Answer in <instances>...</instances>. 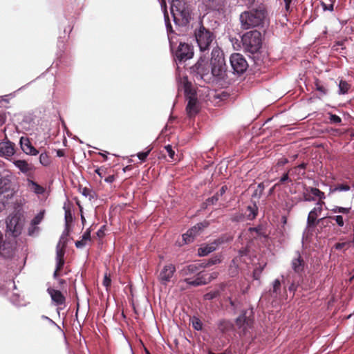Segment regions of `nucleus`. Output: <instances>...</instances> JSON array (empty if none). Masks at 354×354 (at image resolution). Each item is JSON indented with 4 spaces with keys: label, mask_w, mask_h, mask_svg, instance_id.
<instances>
[{
    "label": "nucleus",
    "mask_w": 354,
    "mask_h": 354,
    "mask_svg": "<svg viewBox=\"0 0 354 354\" xmlns=\"http://www.w3.org/2000/svg\"><path fill=\"white\" fill-rule=\"evenodd\" d=\"M267 12L263 8L243 12L239 17L241 28L244 30L263 26Z\"/></svg>",
    "instance_id": "nucleus-1"
},
{
    "label": "nucleus",
    "mask_w": 354,
    "mask_h": 354,
    "mask_svg": "<svg viewBox=\"0 0 354 354\" xmlns=\"http://www.w3.org/2000/svg\"><path fill=\"white\" fill-rule=\"evenodd\" d=\"M24 222V214L20 210L10 214L6 220V236L8 239L15 238L16 239L21 234Z\"/></svg>",
    "instance_id": "nucleus-2"
},
{
    "label": "nucleus",
    "mask_w": 354,
    "mask_h": 354,
    "mask_svg": "<svg viewBox=\"0 0 354 354\" xmlns=\"http://www.w3.org/2000/svg\"><path fill=\"white\" fill-rule=\"evenodd\" d=\"M171 13L176 24L186 26L192 19V10L185 2L175 0L171 5Z\"/></svg>",
    "instance_id": "nucleus-3"
},
{
    "label": "nucleus",
    "mask_w": 354,
    "mask_h": 354,
    "mask_svg": "<svg viewBox=\"0 0 354 354\" xmlns=\"http://www.w3.org/2000/svg\"><path fill=\"white\" fill-rule=\"evenodd\" d=\"M194 37L200 51L202 53H208L212 44L216 39L215 33L207 28L202 21L200 22L199 26L195 28Z\"/></svg>",
    "instance_id": "nucleus-4"
},
{
    "label": "nucleus",
    "mask_w": 354,
    "mask_h": 354,
    "mask_svg": "<svg viewBox=\"0 0 354 354\" xmlns=\"http://www.w3.org/2000/svg\"><path fill=\"white\" fill-rule=\"evenodd\" d=\"M210 65L214 77L223 79L227 71V66L223 51L218 46L212 51Z\"/></svg>",
    "instance_id": "nucleus-5"
},
{
    "label": "nucleus",
    "mask_w": 354,
    "mask_h": 354,
    "mask_svg": "<svg viewBox=\"0 0 354 354\" xmlns=\"http://www.w3.org/2000/svg\"><path fill=\"white\" fill-rule=\"evenodd\" d=\"M241 42L245 51L254 54L261 48V34L257 30L247 32L242 36Z\"/></svg>",
    "instance_id": "nucleus-6"
},
{
    "label": "nucleus",
    "mask_w": 354,
    "mask_h": 354,
    "mask_svg": "<svg viewBox=\"0 0 354 354\" xmlns=\"http://www.w3.org/2000/svg\"><path fill=\"white\" fill-rule=\"evenodd\" d=\"M18 185L16 177L10 171H1V194L7 199L12 198L16 193Z\"/></svg>",
    "instance_id": "nucleus-7"
},
{
    "label": "nucleus",
    "mask_w": 354,
    "mask_h": 354,
    "mask_svg": "<svg viewBox=\"0 0 354 354\" xmlns=\"http://www.w3.org/2000/svg\"><path fill=\"white\" fill-rule=\"evenodd\" d=\"M193 71L196 73L197 77L206 82L213 81L214 78L211 65L209 64L208 59L205 57L201 56L196 64L193 66Z\"/></svg>",
    "instance_id": "nucleus-8"
},
{
    "label": "nucleus",
    "mask_w": 354,
    "mask_h": 354,
    "mask_svg": "<svg viewBox=\"0 0 354 354\" xmlns=\"http://www.w3.org/2000/svg\"><path fill=\"white\" fill-rule=\"evenodd\" d=\"M176 60L179 62H186L194 56V47L187 43L180 42L174 53Z\"/></svg>",
    "instance_id": "nucleus-9"
},
{
    "label": "nucleus",
    "mask_w": 354,
    "mask_h": 354,
    "mask_svg": "<svg viewBox=\"0 0 354 354\" xmlns=\"http://www.w3.org/2000/svg\"><path fill=\"white\" fill-rule=\"evenodd\" d=\"M254 323V313L252 309L243 310L236 319V325L242 328L243 332L252 328Z\"/></svg>",
    "instance_id": "nucleus-10"
},
{
    "label": "nucleus",
    "mask_w": 354,
    "mask_h": 354,
    "mask_svg": "<svg viewBox=\"0 0 354 354\" xmlns=\"http://www.w3.org/2000/svg\"><path fill=\"white\" fill-rule=\"evenodd\" d=\"M230 64L234 71L237 74H243L248 67L247 61L240 53H234L231 55Z\"/></svg>",
    "instance_id": "nucleus-11"
},
{
    "label": "nucleus",
    "mask_w": 354,
    "mask_h": 354,
    "mask_svg": "<svg viewBox=\"0 0 354 354\" xmlns=\"http://www.w3.org/2000/svg\"><path fill=\"white\" fill-rule=\"evenodd\" d=\"M209 225V222L204 221L203 222L197 223L196 225L190 228L186 233L183 234L184 243L187 244L192 242L194 238L201 234V232Z\"/></svg>",
    "instance_id": "nucleus-12"
},
{
    "label": "nucleus",
    "mask_w": 354,
    "mask_h": 354,
    "mask_svg": "<svg viewBox=\"0 0 354 354\" xmlns=\"http://www.w3.org/2000/svg\"><path fill=\"white\" fill-rule=\"evenodd\" d=\"M176 270V267L172 263L164 266L158 276V279L160 283L166 286L170 281Z\"/></svg>",
    "instance_id": "nucleus-13"
},
{
    "label": "nucleus",
    "mask_w": 354,
    "mask_h": 354,
    "mask_svg": "<svg viewBox=\"0 0 354 354\" xmlns=\"http://www.w3.org/2000/svg\"><path fill=\"white\" fill-rule=\"evenodd\" d=\"M17 240L15 238L8 239V241H5L1 249V257L6 259L12 258L16 250Z\"/></svg>",
    "instance_id": "nucleus-14"
},
{
    "label": "nucleus",
    "mask_w": 354,
    "mask_h": 354,
    "mask_svg": "<svg viewBox=\"0 0 354 354\" xmlns=\"http://www.w3.org/2000/svg\"><path fill=\"white\" fill-rule=\"evenodd\" d=\"M206 1L212 10L217 11L221 14L225 13L229 8L227 0H206Z\"/></svg>",
    "instance_id": "nucleus-15"
},
{
    "label": "nucleus",
    "mask_w": 354,
    "mask_h": 354,
    "mask_svg": "<svg viewBox=\"0 0 354 354\" xmlns=\"http://www.w3.org/2000/svg\"><path fill=\"white\" fill-rule=\"evenodd\" d=\"M305 261L299 252L296 253V256L292 259L291 261V267L294 272L299 275L304 272L305 269Z\"/></svg>",
    "instance_id": "nucleus-16"
},
{
    "label": "nucleus",
    "mask_w": 354,
    "mask_h": 354,
    "mask_svg": "<svg viewBox=\"0 0 354 354\" xmlns=\"http://www.w3.org/2000/svg\"><path fill=\"white\" fill-rule=\"evenodd\" d=\"M68 232L64 234H63L56 246V259H64V254L66 247L67 244L66 236Z\"/></svg>",
    "instance_id": "nucleus-17"
},
{
    "label": "nucleus",
    "mask_w": 354,
    "mask_h": 354,
    "mask_svg": "<svg viewBox=\"0 0 354 354\" xmlns=\"http://www.w3.org/2000/svg\"><path fill=\"white\" fill-rule=\"evenodd\" d=\"M187 99L188 102L186 106L187 113L189 117L195 116L199 111L197 97L196 96H191Z\"/></svg>",
    "instance_id": "nucleus-18"
},
{
    "label": "nucleus",
    "mask_w": 354,
    "mask_h": 354,
    "mask_svg": "<svg viewBox=\"0 0 354 354\" xmlns=\"http://www.w3.org/2000/svg\"><path fill=\"white\" fill-rule=\"evenodd\" d=\"M48 294L50 295V297L53 301L57 306L64 305L66 301L65 296L61 292V291L58 290H55L52 288H48L47 290Z\"/></svg>",
    "instance_id": "nucleus-19"
},
{
    "label": "nucleus",
    "mask_w": 354,
    "mask_h": 354,
    "mask_svg": "<svg viewBox=\"0 0 354 354\" xmlns=\"http://www.w3.org/2000/svg\"><path fill=\"white\" fill-rule=\"evenodd\" d=\"M184 281L190 286L196 287L209 283L210 279H207L205 275L202 274V272H198L194 280H192L190 278H185Z\"/></svg>",
    "instance_id": "nucleus-20"
},
{
    "label": "nucleus",
    "mask_w": 354,
    "mask_h": 354,
    "mask_svg": "<svg viewBox=\"0 0 354 354\" xmlns=\"http://www.w3.org/2000/svg\"><path fill=\"white\" fill-rule=\"evenodd\" d=\"M201 263H194L186 266L180 270V274L183 277L195 274L197 275L198 272H201L200 270L203 268V267H201Z\"/></svg>",
    "instance_id": "nucleus-21"
},
{
    "label": "nucleus",
    "mask_w": 354,
    "mask_h": 354,
    "mask_svg": "<svg viewBox=\"0 0 354 354\" xmlns=\"http://www.w3.org/2000/svg\"><path fill=\"white\" fill-rule=\"evenodd\" d=\"M21 146L22 150L26 153L32 156H36L39 153L37 150L30 142L28 139H24L23 138L20 140Z\"/></svg>",
    "instance_id": "nucleus-22"
},
{
    "label": "nucleus",
    "mask_w": 354,
    "mask_h": 354,
    "mask_svg": "<svg viewBox=\"0 0 354 354\" xmlns=\"http://www.w3.org/2000/svg\"><path fill=\"white\" fill-rule=\"evenodd\" d=\"M322 208L321 207H314L310 212L307 218V225L309 227L316 225V220L318 214L321 213Z\"/></svg>",
    "instance_id": "nucleus-23"
},
{
    "label": "nucleus",
    "mask_w": 354,
    "mask_h": 354,
    "mask_svg": "<svg viewBox=\"0 0 354 354\" xmlns=\"http://www.w3.org/2000/svg\"><path fill=\"white\" fill-rule=\"evenodd\" d=\"M218 243L215 241L210 244H205L201 245L198 249V254L200 257H205L209 254V253L216 250Z\"/></svg>",
    "instance_id": "nucleus-24"
},
{
    "label": "nucleus",
    "mask_w": 354,
    "mask_h": 354,
    "mask_svg": "<svg viewBox=\"0 0 354 354\" xmlns=\"http://www.w3.org/2000/svg\"><path fill=\"white\" fill-rule=\"evenodd\" d=\"M180 86L183 88L185 95L187 98L191 96H196V92L192 88V84L187 80V77H184L181 81Z\"/></svg>",
    "instance_id": "nucleus-25"
},
{
    "label": "nucleus",
    "mask_w": 354,
    "mask_h": 354,
    "mask_svg": "<svg viewBox=\"0 0 354 354\" xmlns=\"http://www.w3.org/2000/svg\"><path fill=\"white\" fill-rule=\"evenodd\" d=\"M227 190V185H223L218 192H217L213 196L208 198L206 201V205H211L216 204L219 200V197L222 196Z\"/></svg>",
    "instance_id": "nucleus-26"
},
{
    "label": "nucleus",
    "mask_w": 354,
    "mask_h": 354,
    "mask_svg": "<svg viewBox=\"0 0 354 354\" xmlns=\"http://www.w3.org/2000/svg\"><path fill=\"white\" fill-rule=\"evenodd\" d=\"M15 152V144L10 142H1V156H11Z\"/></svg>",
    "instance_id": "nucleus-27"
},
{
    "label": "nucleus",
    "mask_w": 354,
    "mask_h": 354,
    "mask_svg": "<svg viewBox=\"0 0 354 354\" xmlns=\"http://www.w3.org/2000/svg\"><path fill=\"white\" fill-rule=\"evenodd\" d=\"M15 165L23 173H27L30 167L26 160H18L14 162Z\"/></svg>",
    "instance_id": "nucleus-28"
},
{
    "label": "nucleus",
    "mask_w": 354,
    "mask_h": 354,
    "mask_svg": "<svg viewBox=\"0 0 354 354\" xmlns=\"http://www.w3.org/2000/svg\"><path fill=\"white\" fill-rule=\"evenodd\" d=\"M247 211L249 212V214L247 216L248 219L252 220L257 216L258 207L254 203L252 205H250L247 207Z\"/></svg>",
    "instance_id": "nucleus-29"
},
{
    "label": "nucleus",
    "mask_w": 354,
    "mask_h": 354,
    "mask_svg": "<svg viewBox=\"0 0 354 354\" xmlns=\"http://www.w3.org/2000/svg\"><path fill=\"white\" fill-rule=\"evenodd\" d=\"M314 84L315 90L319 92L322 96L326 95L328 93V89L319 80L315 79Z\"/></svg>",
    "instance_id": "nucleus-30"
},
{
    "label": "nucleus",
    "mask_w": 354,
    "mask_h": 354,
    "mask_svg": "<svg viewBox=\"0 0 354 354\" xmlns=\"http://www.w3.org/2000/svg\"><path fill=\"white\" fill-rule=\"evenodd\" d=\"M281 285L279 279H275L273 281L272 289L270 290V292L273 297H277L281 294Z\"/></svg>",
    "instance_id": "nucleus-31"
},
{
    "label": "nucleus",
    "mask_w": 354,
    "mask_h": 354,
    "mask_svg": "<svg viewBox=\"0 0 354 354\" xmlns=\"http://www.w3.org/2000/svg\"><path fill=\"white\" fill-rule=\"evenodd\" d=\"M351 88V85L345 80H341L339 83V94L344 95Z\"/></svg>",
    "instance_id": "nucleus-32"
},
{
    "label": "nucleus",
    "mask_w": 354,
    "mask_h": 354,
    "mask_svg": "<svg viewBox=\"0 0 354 354\" xmlns=\"http://www.w3.org/2000/svg\"><path fill=\"white\" fill-rule=\"evenodd\" d=\"M221 262V257L219 256H214L212 258H210L207 263H202L201 265V267H203V268L209 267L211 266L220 263Z\"/></svg>",
    "instance_id": "nucleus-33"
},
{
    "label": "nucleus",
    "mask_w": 354,
    "mask_h": 354,
    "mask_svg": "<svg viewBox=\"0 0 354 354\" xmlns=\"http://www.w3.org/2000/svg\"><path fill=\"white\" fill-rule=\"evenodd\" d=\"M39 162L45 167L48 166L51 163L50 156L47 152L41 153L39 156Z\"/></svg>",
    "instance_id": "nucleus-34"
},
{
    "label": "nucleus",
    "mask_w": 354,
    "mask_h": 354,
    "mask_svg": "<svg viewBox=\"0 0 354 354\" xmlns=\"http://www.w3.org/2000/svg\"><path fill=\"white\" fill-rule=\"evenodd\" d=\"M308 187L304 185V192H303V201H315V198L313 196L312 194L309 190H307Z\"/></svg>",
    "instance_id": "nucleus-35"
},
{
    "label": "nucleus",
    "mask_w": 354,
    "mask_h": 354,
    "mask_svg": "<svg viewBox=\"0 0 354 354\" xmlns=\"http://www.w3.org/2000/svg\"><path fill=\"white\" fill-rule=\"evenodd\" d=\"M45 214V210L40 211L31 221V223H33V225H38L44 219Z\"/></svg>",
    "instance_id": "nucleus-36"
},
{
    "label": "nucleus",
    "mask_w": 354,
    "mask_h": 354,
    "mask_svg": "<svg viewBox=\"0 0 354 354\" xmlns=\"http://www.w3.org/2000/svg\"><path fill=\"white\" fill-rule=\"evenodd\" d=\"M351 187L349 185L346 184H339L336 185L333 189H330V192H342V191H348L350 190Z\"/></svg>",
    "instance_id": "nucleus-37"
},
{
    "label": "nucleus",
    "mask_w": 354,
    "mask_h": 354,
    "mask_svg": "<svg viewBox=\"0 0 354 354\" xmlns=\"http://www.w3.org/2000/svg\"><path fill=\"white\" fill-rule=\"evenodd\" d=\"M221 292L219 290H214L209 292H207L204 295V299L205 300H212L214 298H216L220 295Z\"/></svg>",
    "instance_id": "nucleus-38"
},
{
    "label": "nucleus",
    "mask_w": 354,
    "mask_h": 354,
    "mask_svg": "<svg viewBox=\"0 0 354 354\" xmlns=\"http://www.w3.org/2000/svg\"><path fill=\"white\" fill-rule=\"evenodd\" d=\"M289 176H290V173L288 171L286 173L283 174V176L280 178L279 182L274 185V187H277L278 185H282V184L285 183L287 181L288 182H292V180L290 178Z\"/></svg>",
    "instance_id": "nucleus-39"
},
{
    "label": "nucleus",
    "mask_w": 354,
    "mask_h": 354,
    "mask_svg": "<svg viewBox=\"0 0 354 354\" xmlns=\"http://www.w3.org/2000/svg\"><path fill=\"white\" fill-rule=\"evenodd\" d=\"M39 231V227L37 225H33V223L30 222V226L28 228V236H35V234H37Z\"/></svg>",
    "instance_id": "nucleus-40"
},
{
    "label": "nucleus",
    "mask_w": 354,
    "mask_h": 354,
    "mask_svg": "<svg viewBox=\"0 0 354 354\" xmlns=\"http://www.w3.org/2000/svg\"><path fill=\"white\" fill-rule=\"evenodd\" d=\"M351 210V207H343L335 206L334 208L331 209V211L334 213H342V214H348Z\"/></svg>",
    "instance_id": "nucleus-41"
},
{
    "label": "nucleus",
    "mask_w": 354,
    "mask_h": 354,
    "mask_svg": "<svg viewBox=\"0 0 354 354\" xmlns=\"http://www.w3.org/2000/svg\"><path fill=\"white\" fill-rule=\"evenodd\" d=\"M95 172L102 178L106 176L108 174V168L105 167H97Z\"/></svg>",
    "instance_id": "nucleus-42"
},
{
    "label": "nucleus",
    "mask_w": 354,
    "mask_h": 354,
    "mask_svg": "<svg viewBox=\"0 0 354 354\" xmlns=\"http://www.w3.org/2000/svg\"><path fill=\"white\" fill-rule=\"evenodd\" d=\"M165 149L166 150V151L168 153V156H169V158L173 160H176V154H175V151L173 149L171 145H167L165 147Z\"/></svg>",
    "instance_id": "nucleus-43"
},
{
    "label": "nucleus",
    "mask_w": 354,
    "mask_h": 354,
    "mask_svg": "<svg viewBox=\"0 0 354 354\" xmlns=\"http://www.w3.org/2000/svg\"><path fill=\"white\" fill-rule=\"evenodd\" d=\"M328 218L335 221L336 223L339 227H342L344 225L343 217L341 215L330 216H328Z\"/></svg>",
    "instance_id": "nucleus-44"
},
{
    "label": "nucleus",
    "mask_w": 354,
    "mask_h": 354,
    "mask_svg": "<svg viewBox=\"0 0 354 354\" xmlns=\"http://www.w3.org/2000/svg\"><path fill=\"white\" fill-rule=\"evenodd\" d=\"M151 151V148H149L146 151H143V152H139L138 154H137V156L138 157V158L142 161V162H145L147 158V156H149V154L150 153Z\"/></svg>",
    "instance_id": "nucleus-45"
},
{
    "label": "nucleus",
    "mask_w": 354,
    "mask_h": 354,
    "mask_svg": "<svg viewBox=\"0 0 354 354\" xmlns=\"http://www.w3.org/2000/svg\"><path fill=\"white\" fill-rule=\"evenodd\" d=\"M32 186L34 187V192L37 194H41L44 192L45 189L43 187L37 184L34 181H31Z\"/></svg>",
    "instance_id": "nucleus-46"
},
{
    "label": "nucleus",
    "mask_w": 354,
    "mask_h": 354,
    "mask_svg": "<svg viewBox=\"0 0 354 354\" xmlns=\"http://www.w3.org/2000/svg\"><path fill=\"white\" fill-rule=\"evenodd\" d=\"M320 4L323 8V10L324 11H333L334 10V3H330L329 4H327L326 3H324V1H320Z\"/></svg>",
    "instance_id": "nucleus-47"
},
{
    "label": "nucleus",
    "mask_w": 354,
    "mask_h": 354,
    "mask_svg": "<svg viewBox=\"0 0 354 354\" xmlns=\"http://www.w3.org/2000/svg\"><path fill=\"white\" fill-rule=\"evenodd\" d=\"M202 326L203 324L201 320L198 318L194 317L192 321V326L194 327V328L197 330H200L202 329Z\"/></svg>",
    "instance_id": "nucleus-48"
},
{
    "label": "nucleus",
    "mask_w": 354,
    "mask_h": 354,
    "mask_svg": "<svg viewBox=\"0 0 354 354\" xmlns=\"http://www.w3.org/2000/svg\"><path fill=\"white\" fill-rule=\"evenodd\" d=\"M329 115V120L331 123L340 124L342 122V119L339 116L332 113H330Z\"/></svg>",
    "instance_id": "nucleus-49"
},
{
    "label": "nucleus",
    "mask_w": 354,
    "mask_h": 354,
    "mask_svg": "<svg viewBox=\"0 0 354 354\" xmlns=\"http://www.w3.org/2000/svg\"><path fill=\"white\" fill-rule=\"evenodd\" d=\"M295 167H294L288 170V172L290 173V176H298V178H299L300 176L305 175V171L301 173L300 170L295 171Z\"/></svg>",
    "instance_id": "nucleus-50"
},
{
    "label": "nucleus",
    "mask_w": 354,
    "mask_h": 354,
    "mask_svg": "<svg viewBox=\"0 0 354 354\" xmlns=\"http://www.w3.org/2000/svg\"><path fill=\"white\" fill-rule=\"evenodd\" d=\"M244 216L242 214L238 213L232 216L231 221L233 222H239L243 221Z\"/></svg>",
    "instance_id": "nucleus-51"
},
{
    "label": "nucleus",
    "mask_w": 354,
    "mask_h": 354,
    "mask_svg": "<svg viewBox=\"0 0 354 354\" xmlns=\"http://www.w3.org/2000/svg\"><path fill=\"white\" fill-rule=\"evenodd\" d=\"M102 283L106 288V289L111 286V279L106 273L104 274Z\"/></svg>",
    "instance_id": "nucleus-52"
},
{
    "label": "nucleus",
    "mask_w": 354,
    "mask_h": 354,
    "mask_svg": "<svg viewBox=\"0 0 354 354\" xmlns=\"http://www.w3.org/2000/svg\"><path fill=\"white\" fill-rule=\"evenodd\" d=\"M284 6H285V11L286 12H290L292 11V8H290L291 3L292 0H283Z\"/></svg>",
    "instance_id": "nucleus-53"
},
{
    "label": "nucleus",
    "mask_w": 354,
    "mask_h": 354,
    "mask_svg": "<svg viewBox=\"0 0 354 354\" xmlns=\"http://www.w3.org/2000/svg\"><path fill=\"white\" fill-rule=\"evenodd\" d=\"M307 190L310 192L313 197L315 196L318 198L319 194H320V190L315 187H308Z\"/></svg>",
    "instance_id": "nucleus-54"
},
{
    "label": "nucleus",
    "mask_w": 354,
    "mask_h": 354,
    "mask_svg": "<svg viewBox=\"0 0 354 354\" xmlns=\"http://www.w3.org/2000/svg\"><path fill=\"white\" fill-rule=\"evenodd\" d=\"M87 241L84 240L82 238L81 240L77 241L75 242V246L77 248H82L86 245Z\"/></svg>",
    "instance_id": "nucleus-55"
},
{
    "label": "nucleus",
    "mask_w": 354,
    "mask_h": 354,
    "mask_svg": "<svg viewBox=\"0 0 354 354\" xmlns=\"http://www.w3.org/2000/svg\"><path fill=\"white\" fill-rule=\"evenodd\" d=\"M105 228H106V226L105 225H102L97 232V236L99 237V238H102L105 235V232H104V230H105Z\"/></svg>",
    "instance_id": "nucleus-56"
},
{
    "label": "nucleus",
    "mask_w": 354,
    "mask_h": 354,
    "mask_svg": "<svg viewBox=\"0 0 354 354\" xmlns=\"http://www.w3.org/2000/svg\"><path fill=\"white\" fill-rule=\"evenodd\" d=\"M56 268H57L58 270H62L65 263L64 259H56Z\"/></svg>",
    "instance_id": "nucleus-57"
},
{
    "label": "nucleus",
    "mask_w": 354,
    "mask_h": 354,
    "mask_svg": "<svg viewBox=\"0 0 354 354\" xmlns=\"http://www.w3.org/2000/svg\"><path fill=\"white\" fill-rule=\"evenodd\" d=\"M82 238L87 241H91V230L90 229H87L86 231L84 233Z\"/></svg>",
    "instance_id": "nucleus-58"
},
{
    "label": "nucleus",
    "mask_w": 354,
    "mask_h": 354,
    "mask_svg": "<svg viewBox=\"0 0 354 354\" xmlns=\"http://www.w3.org/2000/svg\"><path fill=\"white\" fill-rule=\"evenodd\" d=\"M115 175L114 174H110L108 176L104 177V180L108 183H112L115 181Z\"/></svg>",
    "instance_id": "nucleus-59"
},
{
    "label": "nucleus",
    "mask_w": 354,
    "mask_h": 354,
    "mask_svg": "<svg viewBox=\"0 0 354 354\" xmlns=\"http://www.w3.org/2000/svg\"><path fill=\"white\" fill-rule=\"evenodd\" d=\"M288 162V160L286 158H281L278 160L277 165L278 166H283Z\"/></svg>",
    "instance_id": "nucleus-60"
},
{
    "label": "nucleus",
    "mask_w": 354,
    "mask_h": 354,
    "mask_svg": "<svg viewBox=\"0 0 354 354\" xmlns=\"http://www.w3.org/2000/svg\"><path fill=\"white\" fill-rule=\"evenodd\" d=\"M307 167V163L302 162L300 165L295 167V170L306 169Z\"/></svg>",
    "instance_id": "nucleus-61"
},
{
    "label": "nucleus",
    "mask_w": 354,
    "mask_h": 354,
    "mask_svg": "<svg viewBox=\"0 0 354 354\" xmlns=\"http://www.w3.org/2000/svg\"><path fill=\"white\" fill-rule=\"evenodd\" d=\"M90 193H91V190L87 188V187H84L82 189V194L85 196H88L90 195Z\"/></svg>",
    "instance_id": "nucleus-62"
},
{
    "label": "nucleus",
    "mask_w": 354,
    "mask_h": 354,
    "mask_svg": "<svg viewBox=\"0 0 354 354\" xmlns=\"http://www.w3.org/2000/svg\"><path fill=\"white\" fill-rule=\"evenodd\" d=\"M297 286L295 285L294 283H292L290 286L288 287V290L290 292H295V291L297 290Z\"/></svg>",
    "instance_id": "nucleus-63"
},
{
    "label": "nucleus",
    "mask_w": 354,
    "mask_h": 354,
    "mask_svg": "<svg viewBox=\"0 0 354 354\" xmlns=\"http://www.w3.org/2000/svg\"><path fill=\"white\" fill-rule=\"evenodd\" d=\"M56 153L58 157H63L65 156V152L64 149H57L56 151Z\"/></svg>",
    "instance_id": "nucleus-64"
}]
</instances>
